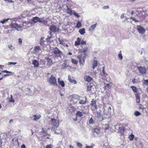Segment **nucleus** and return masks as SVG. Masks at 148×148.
I'll use <instances>...</instances> for the list:
<instances>
[{"instance_id":"1","label":"nucleus","mask_w":148,"mask_h":148,"mask_svg":"<svg viewBox=\"0 0 148 148\" xmlns=\"http://www.w3.org/2000/svg\"><path fill=\"white\" fill-rule=\"evenodd\" d=\"M50 124L52 126L51 129L54 131V133L56 134H59V133L56 132L55 130L59 126L60 124V121L58 119L51 118L50 121Z\"/></svg>"},{"instance_id":"2","label":"nucleus","mask_w":148,"mask_h":148,"mask_svg":"<svg viewBox=\"0 0 148 148\" xmlns=\"http://www.w3.org/2000/svg\"><path fill=\"white\" fill-rule=\"evenodd\" d=\"M11 26L18 31H21L23 30L21 24H18V21L13 20L11 24Z\"/></svg>"},{"instance_id":"3","label":"nucleus","mask_w":148,"mask_h":148,"mask_svg":"<svg viewBox=\"0 0 148 148\" xmlns=\"http://www.w3.org/2000/svg\"><path fill=\"white\" fill-rule=\"evenodd\" d=\"M53 54L58 58L60 57L61 58L63 57V54L62 52L58 48L56 47L53 49Z\"/></svg>"},{"instance_id":"4","label":"nucleus","mask_w":148,"mask_h":148,"mask_svg":"<svg viewBox=\"0 0 148 148\" xmlns=\"http://www.w3.org/2000/svg\"><path fill=\"white\" fill-rule=\"evenodd\" d=\"M81 97L77 95H71L69 97V99L71 101H73L75 104L77 103V101L80 100Z\"/></svg>"},{"instance_id":"5","label":"nucleus","mask_w":148,"mask_h":148,"mask_svg":"<svg viewBox=\"0 0 148 148\" xmlns=\"http://www.w3.org/2000/svg\"><path fill=\"white\" fill-rule=\"evenodd\" d=\"M49 82L51 85H57L56 79L55 77L53 75L48 80Z\"/></svg>"},{"instance_id":"6","label":"nucleus","mask_w":148,"mask_h":148,"mask_svg":"<svg viewBox=\"0 0 148 148\" xmlns=\"http://www.w3.org/2000/svg\"><path fill=\"white\" fill-rule=\"evenodd\" d=\"M82 55L78 56H77V58L79 59V62L80 63L82 64L85 61V58L86 55V54H83Z\"/></svg>"},{"instance_id":"7","label":"nucleus","mask_w":148,"mask_h":148,"mask_svg":"<svg viewBox=\"0 0 148 148\" xmlns=\"http://www.w3.org/2000/svg\"><path fill=\"white\" fill-rule=\"evenodd\" d=\"M41 49L39 46H36L33 49V53L35 54H38L41 53Z\"/></svg>"},{"instance_id":"8","label":"nucleus","mask_w":148,"mask_h":148,"mask_svg":"<svg viewBox=\"0 0 148 148\" xmlns=\"http://www.w3.org/2000/svg\"><path fill=\"white\" fill-rule=\"evenodd\" d=\"M50 30V31L52 32H55L58 31V28L57 27L54 25H52L49 27V28Z\"/></svg>"},{"instance_id":"9","label":"nucleus","mask_w":148,"mask_h":148,"mask_svg":"<svg viewBox=\"0 0 148 148\" xmlns=\"http://www.w3.org/2000/svg\"><path fill=\"white\" fill-rule=\"evenodd\" d=\"M140 73L142 74H144L146 72V69L145 67L142 66L138 67Z\"/></svg>"},{"instance_id":"10","label":"nucleus","mask_w":148,"mask_h":148,"mask_svg":"<svg viewBox=\"0 0 148 148\" xmlns=\"http://www.w3.org/2000/svg\"><path fill=\"white\" fill-rule=\"evenodd\" d=\"M22 28L24 29H26L31 25V24L28 21H25L23 22L22 24H21Z\"/></svg>"},{"instance_id":"11","label":"nucleus","mask_w":148,"mask_h":148,"mask_svg":"<svg viewBox=\"0 0 148 148\" xmlns=\"http://www.w3.org/2000/svg\"><path fill=\"white\" fill-rule=\"evenodd\" d=\"M137 29L140 33L143 34L145 31V29L142 27L140 26H137Z\"/></svg>"},{"instance_id":"12","label":"nucleus","mask_w":148,"mask_h":148,"mask_svg":"<svg viewBox=\"0 0 148 148\" xmlns=\"http://www.w3.org/2000/svg\"><path fill=\"white\" fill-rule=\"evenodd\" d=\"M91 102V105L92 106L91 109L93 110H94L97 108V107L96 104V101H92Z\"/></svg>"},{"instance_id":"13","label":"nucleus","mask_w":148,"mask_h":148,"mask_svg":"<svg viewBox=\"0 0 148 148\" xmlns=\"http://www.w3.org/2000/svg\"><path fill=\"white\" fill-rule=\"evenodd\" d=\"M43 19L40 18L38 17H35L32 19V21L34 23H37V22H41L42 21Z\"/></svg>"},{"instance_id":"14","label":"nucleus","mask_w":148,"mask_h":148,"mask_svg":"<svg viewBox=\"0 0 148 148\" xmlns=\"http://www.w3.org/2000/svg\"><path fill=\"white\" fill-rule=\"evenodd\" d=\"M46 61L47 62V65L48 66H50L53 63L52 60L50 58H47Z\"/></svg>"},{"instance_id":"15","label":"nucleus","mask_w":148,"mask_h":148,"mask_svg":"<svg viewBox=\"0 0 148 148\" xmlns=\"http://www.w3.org/2000/svg\"><path fill=\"white\" fill-rule=\"evenodd\" d=\"M40 65L41 67L44 69L47 67V66H45V62L43 60H41L40 63Z\"/></svg>"},{"instance_id":"16","label":"nucleus","mask_w":148,"mask_h":148,"mask_svg":"<svg viewBox=\"0 0 148 148\" xmlns=\"http://www.w3.org/2000/svg\"><path fill=\"white\" fill-rule=\"evenodd\" d=\"M118 132L120 133L121 134L123 133L124 131V129L122 124H121L120 125L119 128L118 129Z\"/></svg>"},{"instance_id":"17","label":"nucleus","mask_w":148,"mask_h":148,"mask_svg":"<svg viewBox=\"0 0 148 148\" xmlns=\"http://www.w3.org/2000/svg\"><path fill=\"white\" fill-rule=\"evenodd\" d=\"M81 38L79 37L77 38V40L75 42V46L79 45L81 43Z\"/></svg>"},{"instance_id":"18","label":"nucleus","mask_w":148,"mask_h":148,"mask_svg":"<svg viewBox=\"0 0 148 148\" xmlns=\"http://www.w3.org/2000/svg\"><path fill=\"white\" fill-rule=\"evenodd\" d=\"M136 97V102L138 103H140V95L138 94H136L135 95Z\"/></svg>"},{"instance_id":"19","label":"nucleus","mask_w":148,"mask_h":148,"mask_svg":"<svg viewBox=\"0 0 148 148\" xmlns=\"http://www.w3.org/2000/svg\"><path fill=\"white\" fill-rule=\"evenodd\" d=\"M130 88L132 89L135 95H136V94H138V91L136 87L134 86H131Z\"/></svg>"},{"instance_id":"20","label":"nucleus","mask_w":148,"mask_h":148,"mask_svg":"<svg viewBox=\"0 0 148 148\" xmlns=\"http://www.w3.org/2000/svg\"><path fill=\"white\" fill-rule=\"evenodd\" d=\"M32 64L35 67H37L39 66V63L37 60H34L32 61Z\"/></svg>"},{"instance_id":"21","label":"nucleus","mask_w":148,"mask_h":148,"mask_svg":"<svg viewBox=\"0 0 148 148\" xmlns=\"http://www.w3.org/2000/svg\"><path fill=\"white\" fill-rule=\"evenodd\" d=\"M13 28L12 27H8L6 28L7 30L5 31V33H11L12 31Z\"/></svg>"},{"instance_id":"22","label":"nucleus","mask_w":148,"mask_h":148,"mask_svg":"<svg viewBox=\"0 0 148 148\" xmlns=\"http://www.w3.org/2000/svg\"><path fill=\"white\" fill-rule=\"evenodd\" d=\"M85 80L88 82L90 81L92 79V78L89 76H86L84 77Z\"/></svg>"},{"instance_id":"23","label":"nucleus","mask_w":148,"mask_h":148,"mask_svg":"<svg viewBox=\"0 0 148 148\" xmlns=\"http://www.w3.org/2000/svg\"><path fill=\"white\" fill-rule=\"evenodd\" d=\"M33 116L34 118L33 119V120L35 121H36L39 119L41 117V116L40 114L38 115L34 114L33 115Z\"/></svg>"},{"instance_id":"24","label":"nucleus","mask_w":148,"mask_h":148,"mask_svg":"<svg viewBox=\"0 0 148 148\" xmlns=\"http://www.w3.org/2000/svg\"><path fill=\"white\" fill-rule=\"evenodd\" d=\"M68 79L70 82L73 83L74 84H76L77 83L76 81L75 80L72 79L70 75L68 76Z\"/></svg>"},{"instance_id":"25","label":"nucleus","mask_w":148,"mask_h":148,"mask_svg":"<svg viewBox=\"0 0 148 148\" xmlns=\"http://www.w3.org/2000/svg\"><path fill=\"white\" fill-rule=\"evenodd\" d=\"M49 35H48L47 36V38H46L47 41H50V39L52 38V35L51 33V31H49Z\"/></svg>"},{"instance_id":"26","label":"nucleus","mask_w":148,"mask_h":148,"mask_svg":"<svg viewBox=\"0 0 148 148\" xmlns=\"http://www.w3.org/2000/svg\"><path fill=\"white\" fill-rule=\"evenodd\" d=\"M103 128L105 130V131L108 130L109 128V125L108 124H106L103 125Z\"/></svg>"},{"instance_id":"27","label":"nucleus","mask_w":148,"mask_h":148,"mask_svg":"<svg viewBox=\"0 0 148 148\" xmlns=\"http://www.w3.org/2000/svg\"><path fill=\"white\" fill-rule=\"evenodd\" d=\"M66 7L67 8V9L66 10L67 13L70 15L72 14L73 13L71 10L69 8L68 6H67Z\"/></svg>"},{"instance_id":"28","label":"nucleus","mask_w":148,"mask_h":148,"mask_svg":"<svg viewBox=\"0 0 148 148\" xmlns=\"http://www.w3.org/2000/svg\"><path fill=\"white\" fill-rule=\"evenodd\" d=\"M97 26V24H95L91 26L90 28L89 29V31H93L95 28Z\"/></svg>"},{"instance_id":"29","label":"nucleus","mask_w":148,"mask_h":148,"mask_svg":"<svg viewBox=\"0 0 148 148\" xmlns=\"http://www.w3.org/2000/svg\"><path fill=\"white\" fill-rule=\"evenodd\" d=\"M79 32L81 35H83L85 33V30L84 28H83L82 29H80L79 31Z\"/></svg>"},{"instance_id":"30","label":"nucleus","mask_w":148,"mask_h":148,"mask_svg":"<svg viewBox=\"0 0 148 148\" xmlns=\"http://www.w3.org/2000/svg\"><path fill=\"white\" fill-rule=\"evenodd\" d=\"M58 82L59 84L61 85L62 86L64 87V82L63 81H60V78H58Z\"/></svg>"},{"instance_id":"31","label":"nucleus","mask_w":148,"mask_h":148,"mask_svg":"<svg viewBox=\"0 0 148 148\" xmlns=\"http://www.w3.org/2000/svg\"><path fill=\"white\" fill-rule=\"evenodd\" d=\"M58 40L59 42V43L60 44H61L62 45L64 46H66V47H68V45L66 44L64 42H62L60 39V38H58Z\"/></svg>"},{"instance_id":"32","label":"nucleus","mask_w":148,"mask_h":148,"mask_svg":"<svg viewBox=\"0 0 148 148\" xmlns=\"http://www.w3.org/2000/svg\"><path fill=\"white\" fill-rule=\"evenodd\" d=\"M128 138L130 141H132L134 138V135L132 134H131L129 135Z\"/></svg>"},{"instance_id":"33","label":"nucleus","mask_w":148,"mask_h":148,"mask_svg":"<svg viewBox=\"0 0 148 148\" xmlns=\"http://www.w3.org/2000/svg\"><path fill=\"white\" fill-rule=\"evenodd\" d=\"M97 61L96 60H95L93 61L92 64V68L93 69H94L97 66Z\"/></svg>"},{"instance_id":"34","label":"nucleus","mask_w":148,"mask_h":148,"mask_svg":"<svg viewBox=\"0 0 148 148\" xmlns=\"http://www.w3.org/2000/svg\"><path fill=\"white\" fill-rule=\"evenodd\" d=\"M43 38H41L40 41V44L41 46H43L44 45L45 41Z\"/></svg>"},{"instance_id":"35","label":"nucleus","mask_w":148,"mask_h":148,"mask_svg":"<svg viewBox=\"0 0 148 148\" xmlns=\"http://www.w3.org/2000/svg\"><path fill=\"white\" fill-rule=\"evenodd\" d=\"M88 49V48L87 47L84 48L82 49L81 50V52L82 53H83V54H86L85 53L86 52Z\"/></svg>"},{"instance_id":"36","label":"nucleus","mask_w":148,"mask_h":148,"mask_svg":"<svg viewBox=\"0 0 148 148\" xmlns=\"http://www.w3.org/2000/svg\"><path fill=\"white\" fill-rule=\"evenodd\" d=\"M76 115L77 116H78L79 117L82 116L83 115V114H82V113L81 112L78 111L76 113Z\"/></svg>"},{"instance_id":"37","label":"nucleus","mask_w":148,"mask_h":148,"mask_svg":"<svg viewBox=\"0 0 148 148\" xmlns=\"http://www.w3.org/2000/svg\"><path fill=\"white\" fill-rule=\"evenodd\" d=\"M93 87L92 85H88L87 86V91H91V89Z\"/></svg>"},{"instance_id":"38","label":"nucleus","mask_w":148,"mask_h":148,"mask_svg":"<svg viewBox=\"0 0 148 148\" xmlns=\"http://www.w3.org/2000/svg\"><path fill=\"white\" fill-rule=\"evenodd\" d=\"M118 57L121 60L123 59V56L121 53V51H120L119 53V54L118 55Z\"/></svg>"},{"instance_id":"39","label":"nucleus","mask_w":148,"mask_h":148,"mask_svg":"<svg viewBox=\"0 0 148 148\" xmlns=\"http://www.w3.org/2000/svg\"><path fill=\"white\" fill-rule=\"evenodd\" d=\"M79 103L80 104H83L86 103V99H85V100H81L79 101Z\"/></svg>"},{"instance_id":"40","label":"nucleus","mask_w":148,"mask_h":148,"mask_svg":"<svg viewBox=\"0 0 148 148\" xmlns=\"http://www.w3.org/2000/svg\"><path fill=\"white\" fill-rule=\"evenodd\" d=\"M94 132L97 134H98L100 133V130L98 128H95L94 130Z\"/></svg>"},{"instance_id":"41","label":"nucleus","mask_w":148,"mask_h":148,"mask_svg":"<svg viewBox=\"0 0 148 148\" xmlns=\"http://www.w3.org/2000/svg\"><path fill=\"white\" fill-rule=\"evenodd\" d=\"M141 114L138 111H136L134 113V114L135 116H138L140 115Z\"/></svg>"},{"instance_id":"42","label":"nucleus","mask_w":148,"mask_h":148,"mask_svg":"<svg viewBox=\"0 0 148 148\" xmlns=\"http://www.w3.org/2000/svg\"><path fill=\"white\" fill-rule=\"evenodd\" d=\"M81 26V23L80 22H78L77 24V25L76 26V27L77 28H79Z\"/></svg>"},{"instance_id":"43","label":"nucleus","mask_w":148,"mask_h":148,"mask_svg":"<svg viewBox=\"0 0 148 148\" xmlns=\"http://www.w3.org/2000/svg\"><path fill=\"white\" fill-rule=\"evenodd\" d=\"M9 19H3L2 21H0V23H2V24H3L5 23L6 22H7Z\"/></svg>"},{"instance_id":"44","label":"nucleus","mask_w":148,"mask_h":148,"mask_svg":"<svg viewBox=\"0 0 148 148\" xmlns=\"http://www.w3.org/2000/svg\"><path fill=\"white\" fill-rule=\"evenodd\" d=\"M63 65L64 66V67L65 68L67 67L68 66V65L67 64L66 61V60L64 61Z\"/></svg>"},{"instance_id":"45","label":"nucleus","mask_w":148,"mask_h":148,"mask_svg":"<svg viewBox=\"0 0 148 148\" xmlns=\"http://www.w3.org/2000/svg\"><path fill=\"white\" fill-rule=\"evenodd\" d=\"M121 124H118L116 125L115 126V129L116 130H118V129L119 128V127L120 125H121Z\"/></svg>"},{"instance_id":"46","label":"nucleus","mask_w":148,"mask_h":148,"mask_svg":"<svg viewBox=\"0 0 148 148\" xmlns=\"http://www.w3.org/2000/svg\"><path fill=\"white\" fill-rule=\"evenodd\" d=\"M17 64L16 62H9L8 63V64L9 65H11L12 64L13 65H14Z\"/></svg>"},{"instance_id":"47","label":"nucleus","mask_w":148,"mask_h":148,"mask_svg":"<svg viewBox=\"0 0 148 148\" xmlns=\"http://www.w3.org/2000/svg\"><path fill=\"white\" fill-rule=\"evenodd\" d=\"M71 62L72 63L75 64H77V62L76 60L73 59H72Z\"/></svg>"},{"instance_id":"48","label":"nucleus","mask_w":148,"mask_h":148,"mask_svg":"<svg viewBox=\"0 0 148 148\" xmlns=\"http://www.w3.org/2000/svg\"><path fill=\"white\" fill-rule=\"evenodd\" d=\"M102 71L105 76H106L108 75L105 72L104 67H103Z\"/></svg>"},{"instance_id":"49","label":"nucleus","mask_w":148,"mask_h":148,"mask_svg":"<svg viewBox=\"0 0 148 148\" xmlns=\"http://www.w3.org/2000/svg\"><path fill=\"white\" fill-rule=\"evenodd\" d=\"M8 47L11 50L13 49L14 48V47L11 45H8Z\"/></svg>"},{"instance_id":"50","label":"nucleus","mask_w":148,"mask_h":148,"mask_svg":"<svg viewBox=\"0 0 148 148\" xmlns=\"http://www.w3.org/2000/svg\"><path fill=\"white\" fill-rule=\"evenodd\" d=\"M112 85L111 84H107L106 85H105V87L106 88L107 87L109 88V87L111 86Z\"/></svg>"},{"instance_id":"51","label":"nucleus","mask_w":148,"mask_h":148,"mask_svg":"<svg viewBox=\"0 0 148 148\" xmlns=\"http://www.w3.org/2000/svg\"><path fill=\"white\" fill-rule=\"evenodd\" d=\"M11 99L9 101L10 102H12V103H14L15 102V101L12 98V95H11Z\"/></svg>"},{"instance_id":"52","label":"nucleus","mask_w":148,"mask_h":148,"mask_svg":"<svg viewBox=\"0 0 148 148\" xmlns=\"http://www.w3.org/2000/svg\"><path fill=\"white\" fill-rule=\"evenodd\" d=\"M86 42L85 41H84L83 40L81 39V44L83 45L84 44H86Z\"/></svg>"},{"instance_id":"53","label":"nucleus","mask_w":148,"mask_h":148,"mask_svg":"<svg viewBox=\"0 0 148 148\" xmlns=\"http://www.w3.org/2000/svg\"><path fill=\"white\" fill-rule=\"evenodd\" d=\"M25 90L26 91L29 92L28 93H29L31 92V90L28 88H27Z\"/></svg>"},{"instance_id":"54","label":"nucleus","mask_w":148,"mask_h":148,"mask_svg":"<svg viewBox=\"0 0 148 148\" xmlns=\"http://www.w3.org/2000/svg\"><path fill=\"white\" fill-rule=\"evenodd\" d=\"M89 123L90 124H92L93 123V120L92 118H91L89 120Z\"/></svg>"},{"instance_id":"55","label":"nucleus","mask_w":148,"mask_h":148,"mask_svg":"<svg viewBox=\"0 0 148 148\" xmlns=\"http://www.w3.org/2000/svg\"><path fill=\"white\" fill-rule=\"evenodd\" d=\"M2 72H3L4 73H12V72L10 71H9L7 70H5L4 71H2Z\"/></svg>"},{"instance_id":"56","label":"nucleus","mask_w":148,"mask_h":148,"mask_svg":"<svg viewBox=\"0 0 148 148\" xmlns=\"http://www.w3.org/2000/svg\"><path fill=\"white\" fill-rule=\"evenodd\" d=\"M41 22H42L45 25H46L47 24V21H43L42 20V21H41Z\"/></svg>"},{"instance_id":"57","label":"nucleus","mask_w":148,"mask_h":148,"mask_svg":"<svg viewBox=\"0 0 148 148\" xmlns=\"http://www.w3.org/2000/svg\"><path fill=\"white\" fill-rule=\"evenodd\" d=\"M97 112V116L98 117H99L101 116V113L100 112Z\"/></svg>"},{"instance_id":"58","label":"nucleus","mask_w":148,"mask_h":148,"mask_svg":"<svg viewBox=\"0 0 148 148\" xmlns=\"http://www.w3.org/2000/svg\"><path fill=\"white\" fill-rule=\"evenodd\" d=\"M108 112L107 113V115H110L111 114V110H108Z\"/></svg>"},{"instance_id":"59","label":"nucleus","mask_w":148,"mask_h":148,"mask_svg":"<svg viewBox=\"0 0 148 148\" xmlns=\"http://www.w3.org/2000/svg\"><path fill=\"white\" fill-rule=\"evenodd\" d=\"M76 16L77 18H78L80 17V16L79 15L77 14L76 12H74L73 13Z\"/></svg>"},{"instance_id":"60","label":"nucleus","mask_w":148,"mask_h":148,"mask_svg":"<svg viewBox=\"0 0 148 148\" xmlns=\"http://www.w3.org/2000/svg\"><path fill=\"white\" fill-rule=\"evenodd\" d=\"M77 146L79 147H82V145L80 143H77Z\"/></svg>"},{"instance_id":"61","label":"nucleus","mask_w":148,"mask_h":148,"mask_svg":"<svg viewBox=\"0 0 148 148\" xmlns=\"http://www.w3.org/2000/svg\"><path fill=\"white\" fill-rule=\"evenodd\" d=\"M46 148H52L51 145V144L47 145L46 146Z\"/></svg>"},{"instance_id":"62","label":"nucleus","mask_w":148,"mask_h":148,"mask_svg":"<svg viewBox=\"0 0 148 148\" xmlns=\"http://www.w3.org/2000/svg\"><path fill=\"white\" fill-rule=\"evenodd\" d=\"M18 42L20 44H22V40L21 39L19 38L18 39Z\"/></svg>"},{"instance_id":"63","label":"nucleus","mask_w":148,"mask_h":148,"mask_svg":"<svg viewBox=\"0 0 148 148\" xmlns=\"http://www.w3.org/2000/svg\"><path fill=\"white\" fill-rule=\"evenodd\" d=\"M93 146H87L86 147V148H92Z\"/></svg>"},{"instance_id":"64","label":"nucleus","mask_w":148,"mask_h":148,"mask_svg":"<svg viewBox=\"0 0 148 148\" xmlns=\"http://www.w3.org/2000/svg\"><path fill=\"white\" fill-rule=\"evenodd\" d=\"M144 83L145 84H148V79L144 80Z\"/></svg>"}]
</instances>
